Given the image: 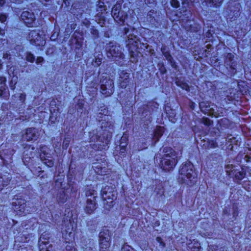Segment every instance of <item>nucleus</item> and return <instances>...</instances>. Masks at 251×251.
Here are the masks:
<instances>
[{
    "label": "nucleus",
    "mask_w": 251,
    "mask_h": 251,
    "mask_svg": "<svg viewBox=\"0 0 251 251\" xmlns=\"http://www.w3.org/2000/svg\"><path fill=\"white\" fill-rule=\"evenodd\" d=\"M113 131V125L108 123H102L99 131L96 130L90 132V142H94L90 145L91 148L95 151L107 149Z\"/></svg>",
    "instance_id": "1"
},
{
    "label": "nucleus",
    "mask_w": 251,
    "mask_h": 251,
    "mask_svg": "<svg viewBox=\"0 0 251 251\" xmlns=\"http://www.w3.org/2000/svg\"><path fill=\"white\" fill-rule=\"evenodd\" d=\"M135 30L134 28L130 29L128 28H124L125 34L127 38L126 40V46L128 48L131 58H133V60H132V62L135 61V57L139 53H141L142 51L145 50L148 46L147 44L141 43L138 37L133 33Z\"/></svg>",
    "instance_id": "2"
},
{
    "label": "nucleus",
    "mask_w": 251,
    "mask_h": 251,
    "mask_svg": "<svg viewBox=\"0 0 251 251\" xmlns=\"http://www.w3.org/2000/svg\"><path fill=\"white\" fill-rule=\"evenodd\" d=\"M197 175L193 164L187 161L181 166L179 170L178 181L188 185H192L197 181Z\"/></svg>",
    "instance_id": "3"
},
{
    "label": "nucleus",
    "mask_w": 251,
    "mask_h": 251,
    "mask_svg": "<svg viewBox=\"0 0 251 251\" xmlns=\"http://www.w3.org/2000/svg\"><path fill=\"white\" fill-rule=\"evenodd\" d=\"M163 151L165 153L160 163L161 168L164 171L173 170L178 162L176 152L170 147H164Z\"/></svg>",
    "instance_id": "4"
},
{
    "label": "nucleus",
    "mask_w": 251,
    "mask_h": 251,
    "mask_svg": "<svg viewBox=\"0 0 251 251\" xmlns=\"http://www.w3.org/2000/svg\"><path fill=\"white\" fill-rule=\"evenodd\" d=\"M122 48L113 43H109L106 48V55L108 58L113 59L116 63L120 66H124L126 61Z\"/></svg>",
    "instance_id": "5"
},
{
    "label": "nucleus",
    "mask_w": 251,
    "mask_h": 251,
    "mask_svg": "<svg viewBox=\"0 0 251 251\" xmlns=\"http://www.w3.org/2000/svg\"><path fill=\"white\" fill-rule=\"evenodd\" d=\"M63 238L68 244L66 246V251H77L75 247V244L74 242H70L69 241L72 234L73 230V223L70 220H64L61 228Z\"/></svg>",
    "instance_id": "6"
},
{
    "label": "nucleus",
    "mask_w": 251,
    "mask_h": 251,
    "mask_svg": "<svg viewBox=\"0 0 251 251\" xmlns=\"http://www.w3.org/2000/svg\"><path fill=\"white\" fill-rule=\"evenodd\" d=\"M101 198L106 209H109L114 205V200L116 199L117 193L114 188L106 186L101 191Z\"/></svg>",
    "instance_id": "7"
},
{
    "label": "nucleus",
    "mask_w": 251,
    "mask_h": 251,
    "mask_svg": "<svg viewBox=\"0 0 251 251\" xmlns=\"http://www.w3.org/2000/svg\"><path fill=\"white\" fill-rule=\"evenodd\" d=\"M101 93L105 97L111 96L114 92V82L113 80L103 76L100 79Z\"/></svg>",
    "instance_id": "8"
},
{
    "label": "nucleus",
    "mask_w": 251,
    "mask_h": 251,
    "mask_svg": "<svg viewBox=\"0 0 251 251\" xmlns=\"http://www.w3.org/2000/svg\"><path fill=\"white\" fill-rule=\"evenodd\" d=\"M176 16L177 18H179L182 21H186V24L189 26H186L185 29L187 31H195L198 30L197 27H194L190 23L192 21L190 19L192 17V13L190 10L185 9L183 10V12L180 11L178 13L176 14Z\"/></svg>",
    "instance_id": "9"
},
{
    "label": "nucleus",
    "mask_w": 251,
    "mask_h": 251,
    "mask_svg": "<svg viewBox=\"0 0 251 251\" xmlns=\"http://www.w3.org/2000/svg\"><path fill=\"white\" fill-rule=\"evenodd\" d=\"M27 39L31 44L36 46H42L46 43L42 35L35 30H32L29 33Z\"/></svg>",
    "instance_id": "10"
},
{
    "label": "nucleus",
    "mask_w": 251,
    "mask_h": 251,
    "mask_svg": "<svg viewBox=\"0 0 251 251\" xmlns=\"http://www.w3.org/2000/svg\"><path fill=\"white\" fill-rule=\"evenodd\" d=\"M110 239L109 230L103 228L99 234V243L101 250H106L109 247Z\"/></svg>",
    "instance_id": "11"
},
{
    "label": "nucleus",
    "mask_w": 251,
    "mask_h": 251,
    "mask_svg": "<svg viewBox=\"0 0 251 251\" xmlns=\"http://www.w3.org/2000/svg\"><path fill=\"white\" fill-rule=\"evenodd\" d=\"M225 64L230 69L231 73L235 75L237 72V62L235 55L232 53H228L225 55Z\"/></svg>",
    "instance_id": "12"
},
{
    "label": "nucleus",
    "mask_w": 251,
    "mask_h": 251,
    "mask_svg": "<svg viewBox=\"0 0 251 251\" xmlns=\"http://www.w3.org/2000/svg\"><path fill=\"white\" fill-rule=\"evenodd\" d=\"M92 167L94 171L99 175H106L108 170V164L105 158L101 160V162L94 163Z\"/></svg>",
    "instance_id": "13"
},
{
    "label": "nucleus",
    "mask_w": 251,
    "mask_h": 251,
    "mask_svg": "<svg viewBox=\"0 0 251 251\" xmlns=\"http://www.w3.org/2000/svg\"><path fill=\"white\" fill-rule=\"evenodd\" d=\"M12 206L14 211L17 212L19 215L25 214V208L26 206V201L23 199H17L15 201L12 203Z\"/></svg>",
    "instance_id": "14"
},
{
    "label": "nucleus",
    "mask_w": 251,
    "mask_h": 251,
    "mask_svg": "<svg viewBox=\"0 0 251 251\" xmlns=\"http://www.w3.org/2000/svg\"><path fill=\"white\" fill-rule=\"evenodd\" d=\"M21 19L27 26L33 27L35 21V16L33 12L24 11L21 15Z\"/></svg>",
    "instance_id": "15"
},
{
    "label": "nucleus",
    "mask_w": 251,
    "mask_h": 251,
    "mask_svg": "<svg viewBox=\"0 0 251 251\" xmlns=\"http://www.w3.org/2000/svg\"><path fill=\"white\" fill-rule=\"evenodd\" d=\"M23 138L27 141H35L39 136L38 129L35 127H29L26 129L23 134Z\"/></svg>",
    "instance_id": "16"
},
{
    "label": "nucleus",
    "mask_w": 251,
    "mask_h": 251,
    "mask_svg": "<svg viewBox=\"0 0 251 251\" xmlns=\"http://www.w3.org/2000/svg\"><path fill=\"white\" fill-rule=\"evenodd\" d=\"M112 16L115 21L119 25H123L127 17V14L124 11L112 9Z\"/></svg>",
    "instance_id": "17"
},
{
    "label": "nucleus",
    "mask_w": 251,
    "mask_h": 251,
    "mask_svg": "<svg viewBox=\"0 0 251 251\" xmlns=\"http://www.w3.org/2000/svg\"><path fill=\"white\" fill-rule=\"evenodd\" d=\"M41 160L49 167L53 166L54 162L50 154L46 152L43 150V148L41 149V153L40 155Z\"/></svg>",
    "instance_id": "18"
},
{
    "label": "nucleus",
    "mask_w": 251,
    "mask_h": 251,
    "mask_svg": "<svg viewBox=\"0 0 251 251\" xmlns=\"http://www.w3.org/2000/svg\"><path fill=\"white\" fill-rule=\"evenodd\" d=\"M98 8L97 11L99 12L96 16V20L97 18L99 17V21L98 23L101 26H103V24H104L105 18L102 15L103 12L106 10L105 6L104 5V2L102 1H99L98 4Z\"/></svg>",
    "instance_id": "19"
},
{
    "label": "nucleus",
    "mask_w": 251,
    "mask_h": 251,
    "mask_svg": "<svg viewBox=\"0 0 251 251\" xmlns=\"http://www.w3.org/2000/svg\"><path fill=\"white\" fill-rule=\"evenodd\" d=\"M154 15H156L154 10H150L148 14L147 19L149 20L152 27H158L160 26V19L157 17H155Z\"/></svg>",
    "instance_id": "20"
},
{
    "label": "nucleus",
    "mask_w": 251,
    "mask_h": 251,
    "mask_svg": "<svg viewBox=\"0 0 251 251\" xmlns=\"http://www.w3.org/2000/svg\"><path fill=\"white\" fill-rule=\"evenodd\" d=\"M97 202L94 200L91 201L90 199L86 200V205L84 207L85 212L88 214H91L94 212L97 208Z\"/></svg>",
    "instance_id": "21"
},
{
    "label": "nucleus",
    "mask_w": 251,
    "mask_h": 251,
    "mask_svg": "<svg viewBox=\"0 0 251 251\" xmlns=\"http://www.w3.org/2000/svg\"><path fill=\"white\" fill-rule=\"evenodd\" d=\"M230 13L228 15L229 18L232 21L236 20L239 17L241 13V5L240 3H237L235 4L234 9L230 7Z\"/></svg>",
    "instance_id": "22"
},
{
    "label": "nucleus",
    "mask_w": 251,
    "mask_h": 251,
    "mask_svg": "<svg viewBox=\"0 0 251 251\" xmlns=\"http://www.w3.org/2000/svg\"><path fill=\"white\" fill-rule=\"evenodd\" d=\"M27 148L28 149H26V148H25V151L23 152L24 157L23 160L25 165H27V164H26V162L29 161L32 158H33V154L34 153L33 152V151L35 150L34 147H31L30 146Z\"/></svg>",
    "instance_id": "23"
},
{
    "label": "nucleus",
    "mask_w": 251,
    "mask_h": 251,
    "mask_svg": "<svg viewBox=\"0 0 251 251\" xmlns=\"http://www.w3.org/2000/svg\"><path fill=\"white\" fill-rule=\"evenodd\" d=\"M120 86L122 88H126L129 82V74L123 71L120 76Z\"/></svg>",
    "instance_id": "24"
},
{
    "label": "nucleus",
    "mask_w": 251,
    "mask_h": 251,
    "mask_svg": "<svg viewBox=\"0 0 251 251\" xmlns=\"http://www.w3.org/2000/svg\"><path fill=\"white\" fill-rule=\"evenodd\" d=\"M92 241L90 239H87L84 237L81 238V243H82V248L84 249V251H94L91 246H93V243L91 244Z\"/></svg>",
    "instance_id": "25"
},
{
    "label": "nucleus",
    "mask_w": 251,
    "mask_h": 251,
    "mask_svg": "<svg viewBox=\"0 0 251 251\" xmlns=\"http://www.w3.org/2000/svg\"><path fill=\"white\" fill-rule=\"evenodd\" d=\"M164 132V127L157 126H156L155 129L154 130L153 133V138L155 140V143L157 142L160 138L162 136Z\"/></svg>",
    "instance_id": "26"
},
{
    "label": "nucleus",
    "mask_w": 251,
    "mask_h": 251,
    "mask_svg": "<svg viewBox=\"0 0 251 251\" xmlns=\"http://www.w3.org/2000/svg\"><path fill=\"white\" fill-rule=\"evenodd\" d=\"M190 243H188V249L190 251H199L201 249L200 243L196 240L190 241Z\"/></svg>",
    "instance_id": "27"
},
{
    "label": "nucleus",
    "mask_w": 251,
    "mask_h": 251,
    "mask_svg": "<svg viewBox=\"0 0 251 251\" xmlns=\"http://www.w3.org/2000/svg\"><path fill=\"white\" fill-rule=\"evenodd\" d=\"M128 134L124 133L120 141V151L121 152H124L127 145Z\"/></svg>",
    "instance_id": "28"
},
{
    "label": "nucleus",
    "mask_w": 251,
    "mask_h": 251,
    "mask_svg": "<svg viewBox=\"0 0 251 251\" xmlns=\"http://www.w3.org/2000/svg\"><path fill=\"white\" fill-rule=\"evenodd\" d=\"M223 0H204L202 4L206 6H219L223 2Z\"/></svg>",
    "instance_id": "29"
},
{
    "label": "nucleus",
    "mask_w": 251,
    "mask_h": 251,
    "mask_svg": "<svg viewBox=\"0 0 251 251\" xmlns=\"http://www.w3.org/2000/svg\"><path fill=\"white\" fill-rule=\"evenodd\" d=\"M233 173L232 175L234 176L236 179L239 180H242L245 178L246 176V172L243 168H241V170L237 169H233Z\"/></svg>",
    "instance_id": "30"
},
{
    "label": "nucleus",
    "mask_w": 251,
    "mask_h": 251,
    "mask_svg": "<svg viewBox=\"0 0 251 251\" xmlns=\"http://www.w3.org/2000/svg\"><path fill=\"white\" fill-rule=\"evenodd\" d=\"M9 176V174L0 176V191H1L4 186H7L9 184L11 180Z\"/></svg>",
    "instance_id": "31"
},
{
    "label": "nucleus",
    "mask_w": 251,
    "mask_h": 251,
    "mask_svg": "<svg viewBox=\"0 0 251 251\" xmlns=\"http://www.w3.org/2000/svg\"><path fill=\"white\" fill-rule=\"evenodd\" d=\"M86 197L87 199H90L91 201L93 200L94 201H96V199L98 198V193L94 189H88L86 192Z\"/></svg>",
    "instance_id": "32"
},
{
    "label": "nucleus",
    "mask_w": 251,
    "mask_h": 251,
    "mask_svg": "<svg viewBox=\"0 0 251 251\" xmlns=\"http://www.w3.org/2000/svg\"><path fill=\"white\" fill-rule=\"evenodd\" d=\"M67 200V196L64 191H61L58 193L57 201L59 203H64Z\"/></svg>",
    "instance_id": "33"
},
{
    "label": "nucleus",
    "mask_w": 251,
    "mask_h": 251,
    "mask_svg": "<svg viewBox=\"0 0 251 251\" xmlns=\"http://www.w3.org/2000/svg\"><path fill=\"white\" fill-rule=\"evenodd\" d=\"M240 138H237V137H232L231 135L227 136V137L226 138V141H227V142L230 143V145H239V144L240 143Z\"/></svg>",
    "instance_id": "34"
},
{
    "label": "nucleus",
    "mask_w": 251,
    "mask_h": 251,
    "mask_svg": "<svg viewBox=\"0 0 251 251\" xmlns=\"http://www.w3.org/2000/svg\"><path fill=\"white\" fill-rule=\"evenodd\" d=\"M94 56L95 60L93 62L92 64L94 66L98 67L101 63L102 60V54H99L97 56L95 55Z\"/></svg>",
    "instance_id": "35"
},
{
    "label": "nucleus",
    "mask_w": 251,
    "mask_h": 251,
    "mask_svg": "<svg viewBox=\"0 0 251 251\" xmlns=\"http://www.w3.org/2000/svg\"><path fill=\"white\" fill-rule=\"evenodd\" d=\"M203 146L205 147L206 149H214L218 146L217 144L212 140L207 141L203 144Z\"/></svg>",
    "instance_id": "36"
},
{
    "label": "nucleus",
    "mask_w": 251,
    "mask_h": 251,
    "mask_svg": "<svg viewBox=\"0 0 251 251\" xmlns=\"http://www.w3.org/2000/svg\"><path fill=\"white\" fill-rule=\"evenodd\" d=\"M154 192L157 195L162 196L164 194V188L161 183L159 184L155 188Z\"/></svg>",
    "instance_id": "37"
},
{
    "label": "nucleus",
    "mask_w": 251,
    "mask_h": 251,
    "mask_svg": "<svg viewBox=\"0 0 251 251\" xmlns=\"http://www.w3.org/2000/svg\"><path fill=\"white\" fill-rule=\"evenodd\" d=\"M71 140V138L69 136L65 137L62 144V148L64 150H66L69 146Z\"/></svg>",
    "instance_id": "38"
},
{
    "label": "nucleus",
    "mask_w": 251,
    "mask_h": 251,
    "mask_svg": "<svg viewBox=\"0 0 251 251\" xmlns=\"http://www.w3.org/2000/svg\"><path fill=\"white\" fill-rule=\"evenodd\" d=\"M232 164H228L226 166V171L228 176H231L233 173V169H235Z\"/></svg>",
    "instance_id": "39"
},
{
    "label": "nucleus",
    "mask_w": 251,
    "mask_h": 251,
    "mask_svg": "<svg viewBox=\"0 0 251 251\" xmlns=\"http://www.w3.org/2000/svg\"><path fill=\"white\" fill-rule=\"evenodd\" d=\"M163 55L165 57L166 60H167V61L171 64L172 66H173V64L174 63L173 58L172 56V55L170 54L169 51H167L166 52L164 53Z\"/></svg>",
    "instance_id": "40"
},
{
    "label": "nucleus",
    "mask_w": 251,
    "mask_h": 251,
    "mask_svg": "<svg viewBox=\"0 0 251 251\" xmlns=\"http://www.w3.org/2000/svg\"><path fill=\"white\" fill-rule=\"evenodd\" d=\"M90 32L94 38H97L99 37V31L94 26H92L90 28Z\"/></svg>",
    "instance_id": "41"
},
{
    "label": "nucleus",
    "mask_w": 251,
    "mask_h": 251,
    "mask_svg": "<svg viewBox=\"0 0 251 251\" xmlns=\"http://www.w3.org/2000/svg\"><path fill=\"white\" fill-rule=\"evenodd\" d=\"M26 59L27 61L33 63L35 60V56L31 52H27L26 55Z\"/></svg>",
    "instance_id": "42"
},
{
    "label": "nucleus",
    "mask_w": 251,
    "mask_h": 251,
    "mask_svg": "<svg viewBox=\"0 0 251 251\" xmlns=\"http://www.w3.org/2000/svg\"><path fill=\"white\" fill-rule=\"evenodd\" d=\"M123 2V0H118L117 1L116 3L113 7L112 9L119 10V11H122L121 10V6H122V4Z\"/></svg>",
    "instance_id": "43"
},
{
    "label": "nucleus",
    "mask_w": 251,
    "mask_h": 251,
    "mask_svg": "<svg viewBox=\"0 0 251 251\" xmlns=\"http://www.w3.org/2000/svg\"><path fill=\"white\" fill-rule=\"evenodd\" d=\"M122 251H135L131 246L125 244L122 248Z\"/></svg>",
    "instance_id": "44"
},
{
    "label": "nucleus",
    "mask_w": 251,
    "mask_h": 251,
    "mask_svg": "<svg viewBox=\"0 0 251 251\" xmlns=\"http://www.w3.org/2000/svg\"><path fill=\"white\" fill-rule=\"evenodd\" d=\"M5 89L4 87L3 88L2 86L0 88V97L6 99L8 98L7 95H5Z\"/></svg>",
    "instance_id": "45"
},
{
    "label": "nucleus",
    "mask_w": 251,
    "mask_h": 251,
    "mask_svg": "<svg viewBox=\"0 0 251 251\" xmlns=\"http://www.w3.org/2000/svg\"><path fill=\"white\" fill-rule=\"evenodd\" d=\"M176 84L177 86H180L182 89L187 91H189V86L188 85L185 83H182V84H180L178 81H176Z\"/></svg>",
    "instance_id": "46"
},
{
    "label": "nucleus",
    "mask_w": 251,
    "mask_h": 251,
    "mask_svg": "<svg viewBox=\"0 0 251 251\" xmlns=\"http://www.w3.org/2000/svg\"><path fill=\"white\" fill-rule=\"evenodd\" d=\"M170 3L171 6L174 8H178L179 7V2L177 0H172Z\"/></svg>",
    "instance_id": "47"
},
{
    "label": "nucleus",
    "mask_w": 251,
    "mask_h": 251,
    "mask_svg": "<svg viewBox=\"0 0 251 251\" xmlns=\"http://www.w3.org/2000/svg\"><path fill=\"white\" fill-rule=\"evenodd\" d=\"M156 241L159 244V246L161 248H164L165 246V244L162 240V239L160 237H157L156 238Z\"/></svg>",
    "instance_id": "48"
},
{
    "label": "nucleus",
    "mask_w": 251,
    "mask_h": 251,
    "mask_svg": "<svg viewBox=\"0 0 251 251\" xmlns=\"http://www.w3.org/2000/svg\"><path fill=\"white\" fill-rule=\"evenodd\" d=\"M7 18V17L6 14H0V21L2 23H4V22H5L6 21Z\"/></svg>",
    "instance_id": "49"
},
{
    "label": "nucleus",
    "mask_w": 251,
    "mask_h": 251,
    "mask_svg": "<svg viewBox=\"0 0 251 251\" xmlns=\"http://www.w3.org/2000/svg\"><path fill=\"white\" fill-rule=\"evenodd\" d=\"M26 99V95L25 93H22L20 94L19 96V100L20 101V102L24 103L25 101V100Z\"/></svg>",
    "instance_id": "50"
},
{
    "label": "nucleus",
    "mask_w": 251,
    "mask_h": 251,
    "mask_svg": "<svg viewBox=\"0 0 251 251\" xmlns=\"http://www.w3.org/2000/svg\"><path fill=\"white\" fill-rule=\"evenodd\" d=\"M203 121L204 124L207 126H209L212 124L211 121L208 118H203Z\"/></svg>",
    "instance_id": "51"
},
{
    "label": "nucleus",
    "mask_w": 251,
    "mask_h": 251,
    "mask_svg": "<svg viewBox=\"0 0 251 251\" xmlns=\"http://www.w3.org/2000/svg\"><path fill=\"white\" fill-rule=\"evenodd\" d=\"M3 58L4 59H10V53L9 51H6L3 53Z\"/></svg>",
    "instance_id": "52"
},
{
    "label": "nucleus",
    "mask_w": 251,
    "mask_h": 251,
    "mask_svg": "<svg viewBox=\"0 0 251 251\" xmlns=\"http://www.w3.org/2000/svg\"><path fill=\"white\" fill-rule=\"evenodd\" d=\"M4 44H7V41L5 39H0V50L3 49Z\"/></svg>",
    "instance_id": "53"
},
{
    "label": "nucleus",
    "mask_w": 251,
    "mask_h": 251,
    "mask_svg": "<svg viewBox=\"0 0 251 251\" xmlns=\"http://www.w3.org/2000/svg\"><path fill=\"white\" fill-rule=\"evenodd\" d=\"M44 235H42V236L40 237L39 240V243L41 244H45V245H46V243L48 242H46V241H44L43 240L44 239ZM40 246H41V245H40Z\"/></svg>",
    "instance_id": "54"
},
{
    "label": "nucleus",
    "mask_w": 251,
    "mask_h": 251,
    "mask_svg": "<svg viewBox=\"0 0 251 251\" xmlns=\"http://www.w3.org/2000/svg\"><path fill=\"white\" fill-rule=\"evenodd\" d=\"M44 61V58L42 57H38L36 59V63L39 64L41 63Z\"/></svg>",
    "instance_id": "55"
},
{
    "label": "nucleus",
    "mask_w": 251,
    "mask_h": 251,
    "mask_svg": "<svg viewBox=\"0 0 251 251\" xmlns=\"http://www.w3.org/2000/svg\"><path fill=\"white\" fill-rule=\"evenodd\" d=\"M50 247L51 248H52V246H51L50 245L49 246V247H48L47 246H46V249H45L44 248H40V251H50Z\"/></svg>",
    "instance_id": "56"
},
{
    "label": "nucleus",
    "mask_w": 251,
    "mask_h": 251,
    "mask_svg": "<svg viewBox=\"0 0 251 251\" xmlns=\"http://www.w3.org/2000/svg\"><path fill=\"white\" fill-rule=\"evenodd\" d=\"M233 216L237 217L238 215V211L237 210V208H233Z\"/></svg>",
    "instance_id": "57"
},
{
    "label": "nucleus",
    "mask_w": 251,
    "mask_h": 251,
    "mask_svg": "<svg viewBox=\"0 0 251 251\" xmlns=\"http://www.w3.org/2000/svg\"><path fill=\"white\" fill-rule=\"evenodd\" d=\"M146 4H153L155 0H144Z\"/></svg>",
    "instance_id": "58"
},
{
    "label": "nucleus",
    "mask_w": 251,
    "mask_h": 251,
    "mask_svg": "<svg viewBox=\"0 0 251 251\" xmlns=\"http://www.w3.org/2000/svg\"><path fill=\"white\" fill-rule=\"evenodd\" d=\"M200 107L201 109V110H203L202 109L205 106V102H201L199 103Z\"/></svg>",
    "instance_id": "59"
},
{
    "label": "nucleus",
    "mask_w": 251,
    "mask_h": 251,
    "mask_svg": "<svg viewBox=\"0 0 251 251\" xmlns=\"http://www.w3.org/2000/svg\"><path fill=\"white\" fill-rule=\"evenodd\" d=\"M0 84L5 85V78L3 77H0Z\"/></svg>",
    "instance_id": "60"
},
{
    "label": "nucleus",
    "mask_w": 251,
    "mask_h": 251,
    "mask_svg": "<svg viewBox=\"0 0 251 251\" xmlns=\"http://www.w3.org/2000/svg\"><path fill=\"white\" fill-rule=\"evenodd\" d=\"M161 52L162 53V54H163L164 53H165V52H166L167 51H168L167 50V48L165 46H163L161 48Z\"/></svg>",
    "instance_id": "61"
},
{
    "label": "nucleus",
    "mask_w": 251,
    "mask_h": 251,
    "mask_svg": "<svg viewBox=\"0 0 251 251\" xmlns=\"http://www.w3.org/2000/svg\"><path fill=\"white\" fill-rule=\"evenodd\" d=\"M5 2V0H0V6L3 5Z\"/></svg>",
    "instance_id": "62"
},
{
    "label": "nucleus",
    "mask_w": 251,
    "mask_h": 251,
    "mask_svg": "<svg viewBox=\"0 0 251 251\" xmlns=\"http://www.w3.org/2000/svg\"><path fill=\"white\" fill-rule=\"evenodd\" d=\"M245 158H246V161L247 162H249L250 161L251 158L248 155H246L245 156Z\"/></svg>",
    "instance_id": "63"
},
{
    "label": "nucleus",
    "mask_w": 251,
    "mask_h": 251,
    "mask_svg": "<svg viewBox=\"0 0 251 251\" xmlns=\"http://www.w3.org/2000/svg\"><path fill=\"white\" fill-rule=\"evenodd\" d=\"M50 39L51 40H54L55 39V36L54 35V34H52L50 37Z\"/></svg>",
    "instance_id": "64"
}]
</instances>
